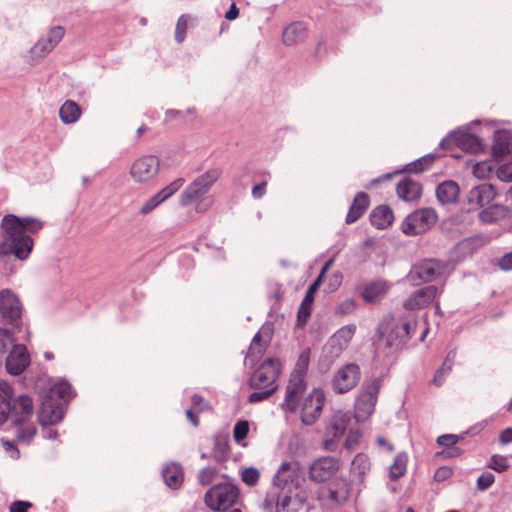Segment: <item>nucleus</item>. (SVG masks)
<instances>
[{
	"instance_id": "nucleus-28",
	"label": "nucleus",
	"mask_w": 512,
	"mask_h": 512,
	"mask_svg": "<svg viewBox=\"0 0 512 512\" xmlns=\"http://www.w3.org/2000/svg\"><path fill=\"white\" fill-rule=\"evenodd\" d=\"M396 191L399 198L410 202L420 198L422 187L417 181L411 178H404L397 184Z\"/></svg>"
},
{
	"instance_id": "nucleus-51",
	"label": "nucleus",
	"mask_w": 512,
	"mask_h": 512,
	"mask_svg": "<svg viewBox=\"0 0 512 512\" xmlns=\"http://www.w3.org/2000/svg\"><path fill=\"white\" fill-rule=\"evenodd\" d=\"M263 391H256L249 395L248 401L250 403H258L269 398L277 390V386L262 389Z\"/></svg>"
},
{
	"instance_id": "nucleus-27",
	"label": "nucleus",
	"mask_w": 512,
	"mask_h": 512,
	"mask_svg": "<svg viewBox=\"0 0 512 512\" xmlns=\"http://www.w3.org/2000/svg\"><path fill=\"white\" fill-rule=\"evenodd\" d=\"M459 192V186L455 181L446 180L437 186L436 197L443 205L454 204L458 201Z\"/></svg>"
},
{
	"instance_id": "nucleus-16",
	"label": "nucleus",
	"mask_w": 512,
	"mask_h": 512,
	"mask_svg": "<svg viewBox=\"0 0 512 512\" xmlns=\"http://www.w3.org/2000/svg\"><path fill=\"white\" fill-rule=\"evenodd\" d=\"M65 35V30L61 26L51 28L48 34L41 39L30 49V57L32 64L38 63L46 57L52 49L62 40Z\"/></svg>"
},
{
	"instance_id": "nucleus-41",
	"label": "nucleus",
	"mask_w": 512,
	"mask_h": 512,
	"mask_svg": "<svg viewBox=\"0 0 512 512\" xmlns=\"http://www.w3.org/2000/svg\"><path fill=\"white\" fill-rule=\"evenodd\" d=\"M291 491H281L276 496V512H296L297 508L293 502L291 495L289 494Z\"/></svg>"
},
{
	"instance_id": "nucleus-17",
	"label": "nucleus",
	"mask_w": 512,
	"mask_h": 512,
	"mask_svg": "<svg viewBox=\"0 0 512 512\" xmlns=\"http://www.w3.org/2000/svg\"><path fill=\"white\" fill-rule=\"evenodd\" d=\"M64 416V406L51 396H42L41 406L38 412V420L42 427L59 423Z\"/></svg>"
},
{
	"instance_id": "nucleus-10",
	"label": "nucleus",
	"mask_w": 512,
	"mask_h": 512,
	"mask_svg": "<svg viewBox=\"0 0 512 512\" xmlns=\"http://www.w3.org/2000/svg\"><path fill=\"white\" fill-rule=\"evenodd\" d=\"M361 378V369L356 363H348L339 368L331 380L332 390L336 394H345L357 386Z\"/></svg>"
},
{
	"instance_id": "nucleus-24",
	"label": "nucleus",
	"mask_w": 512,
	"mask_h": 512,
	"mask_svg": "<svg viewBox=\"0 0 512 512\" xmlns=\"http://www.w3.org/2000/svg\"><path fill=\"white\" fill-rule=\"evenodd\" d=\"M296 464L284 462L279 467L277 473L273 478L275 487L280 488L281 491H291L295 487L298 479Z\"/></svg>"
},
{
	"instance_id": "nucleus-59",
	"label": "nucleus",
	"mask_w": 512,
	"mask_h": 512,
	"mask_svg": "<svg viewBox=\"0 0 512 512\" xmlns=\"http://www.w3.org/2000/svg\"><path fill=\"white\" fill-rule=\"evenodd\" d=\"M12 342V334L8 330L0 328V353H5Z\"/></svg>"
},
{
	"instance_id": "nucleus-50",
	"label": "nucleus",
	"mask_w": 512,
	"mask_h": 512,
	"mask_svg": "<svg viewBox=\"0 0 512 512\" xmlns=\"http://www.w3.org/2000/svg\"><path fill=\"white\" fill-rule=\"evenodd\" d=\"M217 475V469L214 467H204L198 474V481L202 486H207L212 483Z\"/></svg>"
},
{
	"instance_id": "nucleus-45",
	"label": "nucleus",
	"mask_w": 512,
	"mask_h": 512,
	"mask_svg": "<svg viewBox=\"0 0 512 512\" xmlns=\"http://www.w3.org/2000/svg\"><path fill=\"white\" fill-rule=\"evenodd\" d=\"M434 158L435 157L432 154L425 155V156L421 157L420 159H418L412 163H409L406 166L405 171L410 172V173L423 172L424 170L428 169L432 165V163L434 162Z\"/></svg>"
},
{
	"instance_id": "nucleus-64",
	"label": "nucleus",
	"mask_w": 512,
	"mask_h": 512,
	"mask_svg": "<svg viewBox=\"0 0 512 512\" xmlns=\"http://www.w3.org/2000/svg\"><path fill=\"white\" fill-rule=\"evenodd\" d=\"M267 183L265 181L257 184L252 189V196L255 199H261L266 193Z\"/></svg>"
},
{
	"instance_id": "nucleus-8",
	"label": "nucleus",
	"mask_w": 512,
	"mask_h": 512,
	"mask_svg": "<svg viewBox=\"0 0 512 512\" xmlns=\"http://www.w3.org/2000/svg\"><path fill=\"white\" fill-rule=\"evenodd\" d=\"M437 213L432 208H423L409 214L402 223L406 235L415 236L429 230L437 221Z\"/></svg>"
},
{
	"instance_id": "nucleus-42",
	"label": "nucleus",
	"mask_w": 512,
	"mask_h": 512,
	"mask_svg": "<svg viewBox=\"0 0 512 512\" xmlns=\"http://www.w3.org/2000/svg\"><path fill=\"white\" fill-rule=\"evenodd\" d=\"M456 358V351L451 350L447 353L442 366L436 371L434 382L436 385H441L446 374H448L454 364Z\"/></svg>"
},
{
	"instance_id": "nucleus-26",
	"label": "nucleus",
	"mask_w": 512,
	"mask_h": 512,
	"mask_svg": "<svg viewBox=\"0 0 512 512\" xmlns=\"http://www.w3.org/2000/svg\"><path fill=\"white\" fill-rule=\"evenodd\" d=\"M348 496L349 491L346 486L336 483H332L320 491V498L325 502H329L330 506L344 503Z\"/></svg>"
},
{
	"instance_id": "nucleus-40",
	"label": "nucleus",
	"mask_w": 512,
	"mask_h": 512,
	"mask_svg": "<svg viewBox=\"0 0 512 512\" xmlns=\"http://www.w3.org/2000/svg\"><path fill=\"white\" fill-rule=\"evenodd\" d=\"M194 21L195 18L190 14H183L178 18L174 35L175 41L178 44H181L185 40L188 26L189 24H192Z\"/></svg>"
},
{
	"instance_id": "nucleus-43",
	"label": "nucleus",
	"mask_w": 512,
	"mask_h": 512,
	"mask_svg": "<svg viewBox=\"0 0 512 512\" xmlns=\"http://www.w3.org/2000/svg\"><path fill=\"white\" fill-rule=\"evenodd\" d=\"M460 437L455 434H444L437 438V443L441 446H445L450 448L449 456H459L461 454V449L454 447L455 444L458 443Z\"/></svg>"
},
{
	"instance_id": "nucleus-53",
	"label": "nucleus",
	"mask_w": 512,
	"mask_h": 512,
	"mask_svg": "<svg viewBox=\"0 0 512 512\" xmlns=\"http://www.w3.org/2000/svg\"><path fill=\"white\" fill-rule=\"evenodd\" d=\"M228 452V446L225 443H221L219 440H216L213 449V458L217 462H222L228 457Z\"/></svg>"
},
{
	"instance_id": "nucleus-22",
	"label": "nucleus",
	"mask_w": 512,
	"mask_h": 512,
	"mask_svg": "<svg viewBox=\"0 0 512 512\" xmlns=\"http://www.w3.org/2000/svg\"><path fill=\"white\" fill-rule=\"evenodd\" d=\"M29 363L30 359L26 347L15 344L6 358L5 366L9 374L18 376L27 368Z\"/></svg>"
},
{
	"instance_id": "nucleus-15",
	"label": "nucleus",
	"mask_w": 512,
	"mask_h": 512,
	"mask_svg": "<svg viewBox=\"0 0 512 512\" xmlns=\"http://www.w3.org/2000/svg\"><path fill=\"white\" fill-rule=\"evenodd\" d=\"M351 416L347 412L337 411L330 419L326 427V439L323 442L324 448L329 451H334L337 447V441L345 433Z\"/></svg>"
},
{
	"instance_id": "nucleus-62",
	"label": "nucleus",
	"mask_w": 512,
	"mask_h": 512,
	"mask_svg": "<svg viewBox=\"0 0 512 512\" xmlns=\"http://www.w3.org/2000/svg\"><path fill=\"white\" fill-rule=\"evenodd\" d=\"M498 265L503 271L512 270V251L505 253L499 260Z\"/></svg>"
},
{
	"instance_id": "nucleus-20",
	"label": "nucleus",
	"mask_w": 512,
	"mask_h": 512,
	"mask_svg": "<svg viewBox=\"0 0 512 512\" xmlns=\"http://www.w3.org/2000/svg\"><path fill=\"white\" fill-rule=\"evenodd\" d=\"M441 290L435 285L425 286L413 292L404 302L407 310H417L428 306L441 294Z\"/></svg>"
},
{
	"instance_id": "nucleus-13",
	"label": "nucleus",
	"mask_w": 512,
	"mask_h": 512,
	"mask_svg": "<svg viewBox=\"0 0 512 512\" xmlns=\"http://www.w3.org/2000/svg\"><path fill=\"white\" fill-rule=\"evenodd\" d=\"M451 144L471 153H479L484 150L485 145L476 135L467 131H453L440 141L441 148H447Z\"/></svg>"
},
{
	"instance_id": "nucleus-37",
	"label": "nucleus",
	"mask_w": 512,
	"mask_h": 512,
	"mask_svg": "<svg viewBox=\"0 0 512 512\" xmlns=\"http://www.w3.org/2000/svg\"><path fill=\"white\" fill-rule=\"evenodd\" d=\"M44 395L51 396L52 399H57L64 405L66 401L73 397L72 387L68 382L61 381L50 387Z\"/></svg>"
},
{
	"instance_id": "nucleus-49",
	"label": "nucleus",
	"mask_w": 512,
	"mask_h": 512,
	"mask_svg": "<svg viewBox=\"0 0 512 512\" xmlns=\"http://www.w3.org/2000/svg\"><path fill=\"white\" fill-rule=\"evenodd\" d=\"M249 433V423L246 420L236 422L233 430V437L237 443L243 441Z\"/></svg>"
},
{
	"instance_id": "nucleus-25",
	"label": "nucleus",
	"mask_w": 512,
	"mask_h": 512,
	"mask_svg": "<svg viewBox=\"0 0 512 512\" xmlns=\"http://www.w3.org/2000/svg\"><path fill=\"white\" fill-rule=\"evenodd\" d=\"M320 286V279H316L306 291V294L300 304V307L297 312V326L303 327L312 312V304L314 302V294L318 290Z\"/></svg>"
},
{
	"instance_id": "nucleus-54",
	"label": "nucleus",
	"mask_w": 512,
	"mask_h": 512,
	"mask_svg": "<svg viewBox=\"0 0 512 512\" xmlns=\"http://www.w3.org/2000/svg\"><path fill=\"white\" fill-rule=\"evenodd\" d=\"M356 307V303L354 299H346L343 302H341L335 309V313L337 315H348L351 314Z\"/></svg>"
},
{
	"instance_id": "nucleus-44",
	"label": "nucleus",
	"mask_w": 512,
	"mask_h": 512,
	"mask_svg": "<svg viewBox=\"0 0 512 512\" xmlns=\"http://www.w3.org/2000/svg\"><path fill=\"white\" fill-rule=\"evenodd\" d=\"M310 363V349L302 351L297 359L292 375L306 378V373Z\"/></svg>"
},
{
	"instance_id": "nucleus-55",
	"label": "nucleus",
	"mask_w": 512,
	"mask_h": 512,
	"mask_svg": "<svg viewBox=\"0 0 512 512\" xmlns=\"http://www.w3.org/2000/svg\"><path fill=\"white\" fill-rule=\"evenodd\" d=\"M161 203L162 201H160L159 197L155 194L142 204L139 213L142 215H147L150 212H152L156 207H158Z\"/></svg>"
},
{
	"instance_id": "nucleus-61",
	"label": "nucleus",
	"mask_w": 512,
	"mask_h": 512,
	"mask_svg": "<svg viewBox=\"0 0 512 512\" xmlns=\"http://www.w3.org/2000/svg\"><path fill=\"white\" fill-rule=\"evenodd\" d=\"M32 507V503L22 500H16L10 505V512H27Z\"/></svg>"
},
{
	"instance_id": "nucleus-23",
	"label": "nucleus",
	"mask_w": 512,
	"mask_h": 512,
	"mask_svg": "<svg viewBox=\"0 0 512 512\" xmlns=\"http://www.w3.org/2000/svg\"><path fill=\"white\" fill-rule=\"evenodd\" d=\"M496 190L490 183H481L472 187L468 193V203L475 208L489 205L496 197Z\"/></svg>"
},
{
	"instance_id": "nucleus-31",
	"label": "nucleus",
	"mask_w": 512,
	"mask_h": 512,
	"mask_svg": "<svg viewBox=\"0 0 512 512\" xmlns=\"http://www.w3.org/2000/svg\"><path fill=\"white\" fill-rule=\"evenodd\" d=\"M162 477L169 488H179L183 483V471L181 465L173 462L165 466L162 470Z\"/></svg>"
},
{
	"instance_id": "nucleus-9",
	"label": "nucleus",
	"mask_w": 512,
	"mask_h": 512,
	"mask_svg": "<svg viewBox=\"0 0 512 512\" xmlns=\"http://www.w3.org/2000/svg\"><path fill=\"white\" fill-rule=\"evenodd\" d=\"M281 363L278 359L268 358L261 363L250 378V387L255 390L271 388L280 375Z\"/></svg>"
},
{
	"instance_id": "nucleus-58",
	"label": "nucleus",
	"mask_w": 512,
	"mask_h": 512,
	"mask_svg": "<svg viewBox=\"0 0 512 512\" xmlns=\"http://www.w3.org/2000/svg\"><path fill=\"white\" fill-rule=\"evenodd\" d=\"M490 468L497 472H503L508 467V461L505 457L499 455H493L490 461Z\"/></svg>"
},
{
	"instance_id": "nucleus-47",
	"label": "nucleus",
	"mask_w": 512,
	"mask_h": 512,
	"mask_svg": "<svg viewBox=\"0 0 512 512\" xmlns=\"http://www.w3.org/2000/svg\"><path fill=\"white\" fill-rule=\"evenodd\" d=\"M18 425L16 431V438L19 442L29 443L36 435V427L34 425Z\"/></svg>"
},
{
	"instance_id": "nucleus-14",
	"label": "nucleus",
	"mask_w": 512,
	"mask_h": 512,
	"mask_svg": "<svg viewBox=\"0 0 512 512\" xmlns=\"http://www.w3.org/2000/svg\"><path fill=\"white\" fill-rule=\"evenodd\" d=\"M0 314L11 326L21 328L22 306L16 295L10 290L0 292Z\"/></svg>"
},
{
	"instance_id": "nucleus-29",
	"label": "nucleus",
	"mask_w": 512,
	"mask_h": 512,
	"mask_svg": "<svg viewBox=\"0 0 512 512\" xmlns=\"http://www.w3.org/2000/svg\"><path fill=\"white\" fill-rule=\"evenodd\" d=\"M369 206V197L365 192H358L349 208L346 216V223L356 222L367 210Z\"/></svg>"
},
{
	"instance_id": "nucleus-36",
	"label": "nucleus",
	"mask_w": 512,
	"mask_h": 512,
	"mask_svg": "<svg viewBox=\"0 0 512 512\" xmlns=\"http://www.w3.org/2000/svg\"><path fill=\"white\" fill-rule=\"evenodd\" d=\"M389 286L386 282L377 281L368 284L363 292L362 297L366 302H374L382 298L388 291Z\"/></svg>"
},
{
	"instance_id": "nucleus-48",
	"label": "nucleus",
	"mask_w": 512,
	"mask_h": 512,
	"mask_svg": "<svg viewBox=\"0 0 512 512\" xmlns=\"http://www.w3.org/2000/svg\"><path fill=\"white\" fill-rule=\"evenodd\" d=\"M271 331H272V329H271L270 325H268V326L264 325L262 327L261 331H259L258 333H256L254 335L251 345L249 347L248 353H247V357H252L255 354L262 353V348H257V345H259V343L261 341V333L269 334V333H271Z\"/></svg>"
},
{
	"instance_id": "nucleus-19",
	"label": "nucleus",
	"mask_w": 512,
	"mask_h": 512,
	"mask_svg": "<svg viewBox=\"0 0 512 512\" xmlns=\"http://www.w3.org/2000/svg\"><path fill=\"white\" fill-rule=\"evenodd\" d=\"M306 388L307 382L305 377L291 374L281 408L290 413H295L298 410L299 396L305 392Z\"/></svg>"
},
{
	"instance_id": "nucleus-6",
	"label": "nucleus",
	"mask_w": 512,
	"mask_h": 512,
	"mask_svg": "<svg viewBox=\"0 0 512 512\" xmlns=\"http://www.w3.org/2000/svg\"><path fill=\"white\" fill-rule=\"evenodd\" d=\"M356 332V326L349 324L338 329L323 347V358L330 367L336 359L347 349Z\"/></svg>"
},
{
	"instance_id": "nucleus-11",
	"label": "nucleus",
	"mask_w": 512,
	"mask_h": 512,
	"mask_svg": "<svg viewBox=\"0 0 512 512\" xmlns=\"http://www.w3.org/2000/svg\"><path fill=\"white\" fill-rule=\"evenodd\" d=\"M325 393L320 388H314L304 399L301 407V421L304 425L314 424L320 417L325 404Z\"/></svg>"
},
{
	"instance_id": "nucleus-57",
	"label": "nucleus",
	"mask_w": 512,
	"mask_h": 512,
	"mask_svg": "<svg viewBox=\"0 0 512 512\" xmlns=\"http://www.w3.org/2000/svg\"><path fill=\"white\" fill-rule=\"evenodd\" d=\"M497 177L503 182L512 181V162L505 163L497 169Z\"/></svg>"
},
{
	"instance_id": "nucleus-12",
	"label": "nucleus",
	"mask_w": 512,
	"mask_h": 512,
	"mask_svg": "<svg viewBox=\"0 0 512 512\" xmlns=\"http://www.w3.org/2000/svg\"><path fill=\"white\" fill-rule=\"evenodd\" d=\"M441 273L442 268L440 264L435 260L427 259L415 264L406 276V279L411 285L418 286L422 283L432 282Z\"/></svg>"
},
{
	"instance_id": "nucleus-30",
	"label": "nucleus",
	"mask_w": 512,
	"mask_h": 512,
	"mask_svg": "<svg viewBox=\"0 0 512 512\" xmlns=\"http://www.w3.org/2000/svg\"><path fill=\"white\" fill-rule=\"evenodd\" d=\"M394 220L393 211L387 205H380L374 208L370 214V221L378 229L389 227Z\"/></svg>"
},
{
	"instance_id": "nucleus-63",
	"label": "nucleus",
	"mask_w": 512,
	"mask_h": 512,
	"mask_svg": "<svg viewBox=\"0 0 512 512\" xmlns=\"http://www.w3.org/2000/svg\"><path fill=\"white\" fill-rule=\"evenodd\" d=\"M360 436L361 435L358 431H350L349 435L345 440V447L347 449H352L358 443Z\"/></svg>"
},
{
	"instance_id": "nucleus-1",
	"label": "nucleus",
	"mask_w": 512,
	"mask_h": 512,
	"mask_svg": "<svg viewBox=\"0 0 512 512\" xmlns=\"http://www.w3.org/2000/svg\"><path fill=\"white\" fill-rule=\"evenodd\" d=\"M42 227V221L34 217L5 215L1 221L0 262H6L10 257L27 260L34 247L30 234L37 233Z\"/></svg>"
},
{
	"instance_id": "nucleus-4",
	"label": "nucleus",
	"mask_w": 512,
	"mask_h": 512,
	"mask_svg": "<svg viewBox=\"0 0 512 512\" xmlns=\"http://www.w3.org/2000/svg\"><path fill=\"white\" fill-rule=\"evenodd\" d=\"M383 379L384 375H380L362 383L355 402V418L357 421L365 420L374 412Z\"/></svg>"
},
{
	"instance_id": "nucleus-21",
	"label": "nucleus",
	"mask_w": 512,
	"mask_h": 512,
	"mask_svg": "<svg viewBox=\"0 0 512 512\" xmlns=\"http://www.w3.org/2000/svg\"><path fill=\"white\" fill-rule=\"evenodd\" d=\"M339 469V462L334 457H322L310 466V478L315 482L329 480Z\"/></svg>"
},
{
	"instance_id": "nucleus-38",
	"label": "nucleus",
	"mask_w": 512,
	"mask_h": 512,
	"mask_svg": "<svg viewBox=\"0 0 512 512\" xmlns=\"http://www.w3.org/2000/svg\"><path fill=\"white\" fill-rule=\"evenodd\" d=\"M407 462V454L405 452L398 453L389 467L390 478L396 480L402 477L406 473Z\"/></svg>"
},
{
	"instance_id": "nucleus-46",
	"label": "nucleus",
	"mask_w": 512,
	"mask_h": 512,
	"mask_svg": "<svg viewBox=\"0 0 512 512\" xmlns=\"http://www.w3.org/2000/svg\"><path fill=\"white\" fill-rule=\"evenodd\" d=\"M185 180L183 178H178L171 182L169 185L161 189L156 195L159 197L162 203L170 198L173 194H175L181 186L184 184Z\"/></svg>"
},
{
	"instance_id": "nucleus-52",
	"label": "nucleus",
	"mask_w": 512,
	"mask_h": 512,
	"mask_svg": "<svg viewBox=\"0 0 512 512\" xmlns=\"http://www.w3.org/2000/svg\"><path fill=\"white\" fill-rule=\"evenodd\" d=\"M259 476V471L256 468L249 467L242 472V481L249 486H254L259 481Z\"/></svg>"
},
{
	"instance_id": "nucleus-60",
	"label": "nucleus",
	"mask_w": 512,
	"mask_h": 512,
	"mask_svg": "<svg viewBox=\"0 0 512 512\" xmlns=\"http://www.w3.org/2000/svg\"><path fill=\"white\" fill-rule=\"evenodd\" d=\"M452 470L447 466H442L434 473V479L437 482H443L452 476Z\"/></svg>"
},
{
	"instance_id": "nucleus-2",
	"label": "nucleus",
	"mask_w": 512,
	"mask_h": 512,
	"mask_svg": "<svg viewBox=\"0 0 512 512\" xmlns=\"http://www.w3.org/2000/svg\"><path fill=\"white\" fill-rule=\"evenodd\" d=\"M34 411L33 401L26 394L14 396L13 388L7 382H0V425L7 420L15 425L24 424Z\"/></svg>"
},
{
	"instance_id": "nucleus-32",
	"label": "nucleus",
	"mask_w": 512,
	"mask_h": 512,
	"mask_svg": "<svg viewBox=\"0 0 512 512\" xmlns=\"http://www.w3.org/2000/svg\"><path fill=\"white\" fill-rule=\"evenodd\" d=\"M306 38V27L302 22H294L283 31V43L292 46L304 41Z\"/></svg>"
},
{
	"instance_id": "nucleus-18",
	"label": "nucleus",
	"mask_w": 512,
	"mask_h": 512,
	"mask_svg": "<svg viewBox=\"0 0 512 512\" xmlns=\"http://www.w3.org/2000/svg\"><path fill=\"white\" fill-rule=\"evenodd\" d=\"M159 165V159L156 156H144L132 164L130 173L136 182H148L157 176Z\"/></svg>"
},
{
	"instance_id": "nucleus-56",
	"label": "nucleus",
	"mask_w": 512,
	"mask_h": 512,
	"mask_svg": "<svg viewBox=\"0 0 512 512\" xmlns=\"http://www.w3.org/2000/svg\"><path fill=\"white\" fill-rule=\"evenodd\" d=\"M495 481V476L491 472L482 473L477 479V488L481 491L487 490Z\"/></svg>"
},
{
	"instance_id": "nucleus-39",
	"label": "nucleus",
	"mask_w": 512,
	"mask_h": 512,
	"mask_svg": "<svg viewBox=\"0 0 512 512\" xmlns=\"http://www.w3.org/2000/svg\"><path fill=\"white\" fill-rule=\"evenodd\" d=\"M370 470V461L367 455L357 454L351 463V473L362 478Z\"/></svg>"
},
{
	"instance_id": "nucleus-3",
	"label": "nucleus",
	"mask_w": 512,
	"mask_h": 512,
	"mask_svg": "<svg viewBox=\"0 0 512 512\" xmlns=\"http://www.w3.org/2000/svg\"><path fill=\"white\" fill-rule=\"evenodd\" d=\"M417 322L415 319L401 318L396 322L379 327V341L381 345L391 351H398L409 341L415 333Z\"/></svg>"
},
{
	"instance_id": "nucleus-5",
	"label": "nucleus",
	"mask_w": 512,
	"mask_h": 512,
	"mask_svg": "<svg viewBox=\"0 0 512 512\" xmlns=\"http://www.w3.org/2000/svg\"><path fill=\"white\" fill-rule=\"evenodd\" d=\"M239 489L236 485L225 482L212 486L205 494L206 505L214 511H226L238 500Z\"/></svg>"
},
{
	"instance_id": "nucleus-7",
	"label": "nucleus",
	"mask_w": 512,
	"mask_h": 512,
	"mask_svg": "<svg viewBox=\"0 0 512 512\" xmlns=\"http://www.w3.org/2000/svg\"><path fill=\"white\" fill-rule=\"evenodd\" d=\"M220 175L221 170L219 168H213L197 177L181 193L179 200L180 204L182 206H188L205 195L212 185L219 179Z\"/></svg>"
},
{
	"instance_id": "nucleus-34",
	"label": "nucleus",
	"mask_w": 512,
	"mask_h": 512,
	"mask_svg": "<svg viewBox=\"0 0 512 512\" xmlns=\"http://www.w3.org/2000/svg\"><path fill=\"white\" fill-rule=\"evenodd\" d=\"M81 116L80 106L72 100H66L59 109V117L64 124L75 123Z\"/></svg>"
},
{
	"instance_id": "nucleus-35",
	"label": "nucleus",
	"mask_w": 512,
	"mask_h": 512,
	"mask_svg": "<svg viewBox=\"0 0 512 512\" xmlns=\"http://www.w3.org/2000/svg\"><path fill=\"white\" fill-rule=\"evenodd\" d=\"M510 134L505 130H498L494 133L492 154L495 158H501L509 153Z\"/></svg>"
},
{
	"instance_id": "nucleus-33",
	"label": "nucleus",
	"mask_w": 512,
	"mask_h": 512,
	"mask_svg": "<svg viewBox=\"0 0 512 512\" xmlns=\"http://www.w3.org/2000/svg\"><path fill=\"white\" fill-rule=\"evenodd\" d=\"M488 207L484 208L479 212V219L483 223H494L499 220L506 218L509 214V210L507 207L499 204L487 205Z\"/></svg>"
}]
</instances>
